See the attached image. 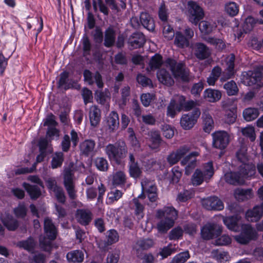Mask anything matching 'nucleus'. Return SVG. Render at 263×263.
<instances>
[{
  "instance_id": "052dcab7",
  "label": "nucleus",
  "mask_w": 263,
  "mask_h": 263,
  "mask_svg": "<svg viewBox=\"0 0 263 263\" xmlns=\"http://www.w3.org/2000/svg\"><path fill=\"white\" fill-rule=\"evenodd\" d=\"M95 164L97 168L100 171H106L108 170V164L107 161L103 158H97L95 160Z\"/></svg>"
},
{
  "instance_id": "39448f33",
  "label": "nucleus",
  "mask_w": 263,
  "mask_h": 263,
  "mask_svg": "<svg viewBox=\"0 0 263 263\" xmlns=\"http://www.w3.org/2000/svg\"><path fill=\"white\" fill-rule=\"evenodd\" d=\"M255 173L254 167L248 164L243 163L239 166L237 172H227L224 174L225 181H240L241 179H248Z\"/></svg>"
},
{
  "instance_id": "aec40b11",
  "label": "nucleus",
  "mask_w": 263,
  "mask_h": 263,
  "mask_svg": "<svg viewBox=\"0 0 263 263\" xmlns=\"http://www.w3.org/2000/svg\"><path fill=\"white\" fill-rule=\"evenodd\" d=\"M261 78L256 69L254 71H248L243 75L242 83L247 86L256 85L260 86Z\"/></svg>"
},
{
  "instance_id": "3c124183",
  "label": "nucleus",
  "mask_w": 263,
  "mask_h": 263,
  "mask_svg": "<svg viewBox=\"0 0 263 263\" xmlns=\"http://www.w3.org/2000/svg\"><path fill=\"white\" fill-rule=\"evenodd\" d=\"M225 10L229 15L234 16L239 12V7L235 2H230L226 4Z\"/></svg>"
},
{
  "instance_id": "603ef678",
  "label": "nucleus",
  "mask_w": 263,
  "mask_h": 263,
  "mask_svg": "<svg viewBox=\"0 0 263 263\" xmlns=\"http://www.w3.org/2000/svg\"><path fill=\"white\" fill-rule=\"evenodd\" d=\"M190 258L189 251H186L176 255L170 263H184Z\"/></svg>"
},
{
  "instance_id": "c756f323",
  "label": "nucleus",
  "mask_w": 263,
  "mask_h": 263,
  "mask_svg": "<svg viewBox=\"0 0 263 263\" xmlns=\"http://www.w3.org/2000/svg\"><path fill=\"white\" fill-rule=\"evenodd\" d=\"M23 186L32 200H35L42 195L41 188L38 184H30L25 182Z\"/></svg>"
},
{
  "instance_id": "a211bd4d",
  "label": "nucleus",
  "mask_w": 263,
  "mask_h": 263,
  "mask_svg": "<svg viewBox=\"0 0 263 263\" xmlns=\"http://www.w3.org/2000/svg\"><path fill=\"white\" fill-rule=\"evenodd\" d=\"M84 80L89 85H92L96 83L99 88H102L104 86V83L102 81V78L101 74L98 71L92 73L89 70H85L83 72Z\"/></svg>"
},
{
  "instance_id": "9b49d317",
  "label": "nucleus",
  "mask_w": 263,
  "mask_h": 263,
  "mask_svg": "<svg viewBox=\"0 0 263 263\" xmlns=\"http://www.w3.org/2000/svg\"><path fill=\"white\" fill-rule=\"evenodd\" d=\"M257 237L256 231L250 224L243 225L242 227L241 233L234 237L237 242L245 245L248 243L251 240L255 239Z\"/></svg>"
},
{
  "instance_id": "c85d7f7f",
  "label": "nucleus",
  "mask_w": 263,
  "mask_h": 263,
  "mask_svg": "<svg viewBox=\"0 0 263 263\" xmlns=\"http://www.w3.org/2000/svg\"><path fill=\"white\" fill-rule=\"evenodd\" d=\"M252 189H237L234 192L235 198L239 201H244L250 199L253 197Z\"/></svg>"
},
{
  "instance_id": "79ce46f5",
  "label": "nucleus",
  "mask_w": 263,
  "mask_h": 263,
  "mask_svg": "<svg viewBox=\"0 0 263 263\" xmlns=\"http://www.w3.org/2000/svg\"><path fill=\"white\" fill-rule=\"evenodd\" d=\"M174 44L179 48H184L190 45L187 38L180 32H177L175 34Z\"/></svg>"
},
{
  "instance_id": "b1692460",
  "label": "nucleus",
  "mask_w": 263,
  "mask_h": 263,
  "mask_svg": "<svg viewBox=\"0 0 263 263\" xmlns=\"http://www.w3.org/2000/svg\"><path fill=\"white\" fill-rule=\"evenodd\" d=\"M89 118L91 126L96 127L99 125L101 118V111L97 106L93 105L90 107Z\"/></svg>"
},
{
  "instance_id": "e433bc0d",
  "label": "nucleus",
  "mask_w": 263,
  "mask_h": 263,
  "mask_svg": "<svg viewBox=\"0 0 263 263\" xmlns=\"http://www.w3.org/2000/svg\"><path fill=\"white\" fill-rule=\"evenodd\" d=\"M46 155V153L40 152V155H39L36 157V162L34 163L31 168L24 167L18 168L16 171L15 174L17 175H20L22 174L32 173L34 170L36 169V163L43 161Z\"/></svg>"
},
{
  "instance_id": "a878e982",
  "label": "nucleus",
  "mask_w": 263,
  "mask_h": 263,
  "mask_svg": "<svg viewBox=\"0 0 263 263\" xmlns=\"http://www.w3.org/2000/svg\"><path fill=\"white\" fill-rule=\"evenodd\" d=\"M115 41L116 31L112 26H110L105 31L103 45L107 48H110L115 45Z\"/></svg>"
},
{
  "instance_id": "0eeeda50",
  "label": "nucleus",
  "mask_w": 263,
  "mask_h": 263,
  "mask_svg": "<svg viewBox=\"0 0 263 263\" xmlns=\"http://www.w3.org/2000/svg\"><path fill=\"white\" fill-rule=\"evenodd\" d=\"M187 6L189 20L191 23L196 25L204 17V11L197 3L193 1H189Z\"/></svg>"
},
{
  "instance_id": "de8ad7c7",
  "label": "nucleus",
  "mask_w": 263,
  "mask_h": 263,
  "mask_svg": "<svg viewBox=\"0 0 263 263\" xmlns=\"http://www.w3.org/2000/svg\"><path fill=\"white\" fill-rule=\"evenodd\" d=\"M223 221L229 229L234 231H237L238 221L237 217L230 216L224 217Z\"/></svg>"
},
{
  "instance_id": "cd10ccee",
  "label": "nucleus",
  "mask_w": 263,
  "mask_h": 263,
  "mask_svg": "<svg viewBox=\"0 0 263 263\" xmlns=\"http://www.w3.org/2000/svg\"><path fill=\"white\" fill-rule=\"evenodd\" d=\"M140 21L142 25L149 31H153L155 25L153 17L147 13L142 12L140 14Z\"/></svg>"
},
{
  "instance_id": "bb28decb",
  "label": "nucleus",
  "mask_w": 263,
  "mask_h": 263,
  "mask_svg": "<svg viewBox=\"0 0 263 263\" xmlns=\"http://www.w3.org/2000/svg\"><path fill=\"white\" fill-rule=\"evenodd\" d=\"M147 136V139L151 143L150 147L153 149H158L162 141L159 132L152 130L148 132Z\"/></svg>"
},
{
  "instance_id": "412c9836",
  "label": "nucleus",
  "mask_w": 263,
  "mask_h": 263,
  "mask_svg": "<svg viewBox=\"0 0 263 263\" xmlns=\"http://www.w3.org/2000/svg\"><path fill=\"white\" fill-rule=\"evenodd\" d=\"M76 219L82 226H87L92 219V213L88 209H78L76 213Z\"/></svg>"
},
{
  "instance_id": "4d7b16f0",
  "label": "nucleus",
  "mask_w": 263,
  "mask_h": 263,
  "mask_svg": "<svg viewBox=\"0 0 263 263\" xmlns=\"http://www.w3.org/2000/svg\"><path fill=\"white\" fill-rule=\"evenodd\" d=\"M183 231L180 227H177L172 229L169 233L170 240H177L180 239L183 235Z\"/></svg>"
},
{
  "instance_id": "a19ab883",
  "label": "nucleus",
  "mask_w": 263,
  "mask_h": 263,
  "mask_svg": "<svg viewBox=\"0 0 263 263\" xmlns=\"http://www.w3.org/2000/svg\"><path fill=\"white\" fill-rule=\"evenodd\" d=\"M36 245V242L34 239L30 237L25 240L18 242L17 246L28 251L29 252L33 253Z\"/></svg>"
},
{
  "instance_id": "c9c22d12",
  "label": "nucleus",
  "mask_w": 263,
  "mask_h": 263,
  "mask_svg": "<svg viewBox=\"0 0 263 263\" xmlns=\"http://www.w3.org/2000/svg\"><path fill=\"white\" fill-rule=\"evenodd\" d=\"M1 219L3 224L9 230L14 231L18 226L17 220L9 214L2 216Z\"/></svg>"
},
{
  "instance_id": "423d86ee",
  "label": "nucleus",
  "mask_w": 263,
  "mask_h": 263,
  "mask_svg": "<svg viewBox=\"0 0 263 263\" xmlns=\"http://www.w3.org/2000/svg\"><path fill=\"white\" fill-rule=\"evenodd\" d=\"M214 174L213 162L205 163L202 170L197 168L192 177V181H206L210 180Z\"/></svg>"
},
{
  "instance_id": "338daca9",
  "label": "nucleus",
  "mask_w": 263,
  "mask_h": 263,
  "mask_svg": "<svg viewBox=\"0 0 263 263\" xmlns=\"http://www.w3.org/2000/svg\"><path fill=\"white\" fill-rule=\"evenodd\" d=\"M162 135L167 139H171L174 135V130L170 125L164 124L162 126Z\"/></svg>"
},
{
  "instance_id": "f257e3e1",
  "label": "nucleus",
  "mask_w": 263,
  "mask_h": 263,
  "mask_svg": "<svg viewBox=\"0 0 263 263\" xmlns=\"http://www.w3.org/2000/svg\"><path fill=\"white\" fill-rule=\"evenodd\" d=\"M178 216L177 211L173 207H165L156 212V218L158 220L156 228L159 233H166L173 227Z\"/></svg>"
},
{
  "instance_id": "0e129e2a",
  "label": "nucleus",
  "mask_w": 263,
  "mask_h": 263,
  "mask_svg": "<svg viewBox=\"0 0 263 263\" xmlns=\"http://www.w3.org/2000/svg\"><path fill=\"white\" fill-rule=\"evenodd\" d=\"M232 239L228 235H222L215 240L214 244L216 246H227L231 243Z\"/></svg>"
},
{
  "instance_id": "c03bdc74",
  "label": "nucleus",
  "mask_w": 263,
  "mask_h": 263,
  "mask_svg": "<svg viewBox=\"0 0 263 263\" xmlns=\"http://www.w3.org/2000/svg\"><path fill=\"white\" fill-rule=\"evenodd\" d=\"M154 245V241L151 239H142L137 241L135 248L136 250H145L151 248Z\"/></svg>"
},
{
  "instance_id": "37998d69",
  "label": "nucleus",
  "mask_w": 263,
  "mask_h": 263,
  "mask_svg": "<svg viewBox=\"0 0 263 263\" xmlns=\"http://www.w3.org/2000/svg\"><path fill=\"white\" fill-rule=\"evenodd\" d=\"M223 88L229 96L237 95L239 91L238 87L233 80L226 83L223 85Z\"/></svg>"
},
{
  "instance_id": "7ed1b4c3",
  "label": "nucleus",
  "mask_w": 263,
  "mask_h": 263,
  "mask_svg": "<svg viewBox=\"0 0 263 263\" xmlns=\"http://www.w3.org/2000/svg\"><path fill=\"white\" fill-rule=\"evenodd\" d=\"M44 231L46 236L41 237L40 238V246L45 251H49L51 248V242L57 237V230L49 218H46L44 220Z\"/></svg>"
},
{
  "instance_id": "bf43d9fd",
  "label": "nucleus",
  "mask_w": 263,
  "mask_h": 263,
  "mask_svg": "<svg viewBox=\"0 0 263 263\" xmlns=\"http://www.w3.org/2000/svg\"><path fill=\"white\" fill-rule=\"evenodd\" d=\"M194 196V193L193 191L185 190L178 194L177 199L180 202H185L192 198Z\"/></svg>"
},
{
  "instance_id": "09e8293b",
  "label": "nucleus",
  "mask_w": 263,
  "mask_h": 263,
  "mask_svg": "<svg viewBox=\"0 0 263 263\" xmlns=\"http://www.w3.org/2000/svg\"><path fill=\"white\" fill-rule=\"evenodd\" d=\"M64 161V154L62 152L55 153L53 156L51 162L52 168H56L62 166Z\"/></svg>"
},
{
  "instance_id": "680f3d73",
  "label": "nucleus",
  "mask_w": 263,
  "mask_h": 263,
  "mask_svg": "<svg viewBox=\"0 0 263 263\" xmlns=\"http://www.w3.org/2000/svg\"><path fill=\"white\" fill-rule=\"evenodd\" d=\"M64 185L69 198L71 199H74L77 195L73 182H64Z\"/></svg>"
},
{
  "instance_id": "2f4dec72",
  "label": "nucleus",
  "mask_w": 263,
  "mask_h": 263,
  "mask_svg": "<svg viewBox=\"0 0 263 263\" xmlns=\"http://www.w3.org/2000/svg\"><path fill=\"white\" fill-rule=\"evenodd\" d=\"M159 81L167 86H172L174 84V81L168 71L164 69H160L157 73Z\"/></svg>"
},
{
  "instance_id": "f3484780",
  "label": "nucleus",
  "mask_w": 263,
  "mask_h": 263,
  "mask_svg": "<svg viewBox=\"0 0 263 263\" xmlns=\"http://www.w3.org/2000/svg\"><path fill=\"white\" fill-rule=\"evenodd\" d=\"M145 42L146 39L144 35L140 32L133 33L128 40L130 50L141 48L143 46Z\"/></svg>"
},
{
  "instance_id": "dca6fc26",
  "label": "nucleus",
  "mask_w": 263,
  "mask_h": 263,
  "mask_svg": "<svg viewBox=\"0 0 263 263\" xmlns=\"http://www.w3.org/2000/svg\"><path fill=\"white\" fill-rule=\"evenodd\" d=\"M71 139L68 135H65L61 142V148L63 152H67L70 147L71 142L73 147H76L79 141L77 133L72 129L70 133Z\"/></svg>"
},
{
  "instance_id": "72a5a7b5",
  "label": "nucleus",
  "mask_w": 263,
  "mask_h": 263,
  "mask_svg": "<svg viewBox=\"0 0 263 263\" xmlns=\"http://www.w3.org/2000/svg\"><path fill=\"white\" fill-rule=\"evenodd\" d=\"M95 145L94 140H85L80 144V151L83 155L88 156L93 153Z\"/></svg>"
},
{
  "instance_id": "f704fd0d",
  "label": "nucleus",
  "mask_w": 263,
  "mask_h": 263,
  "mask_svg": "<svg viewBox=\"0 0 263 263\" xmlns=\"http://www.w3.org/2000/svg\"><path fill=\"white\" fill-rule=\"evenodd\" d=\"M204 97L210 102H216L221 98V92L216 89L209 88L204 90Z\"/></svg>"
},
{
  "instance_id": "58836bf2",
  "label": "nucleus",
  "mask_w": 263,
  "mask_h": 263,
  "mask_svg": "<svg viewBox=\"0 0 263 263\" xmlns=\"http://www.w3.org/2000/svg\"><path fill=\"white\" fill-rule=\"evenodd\" d=\"M143 197V196L140 195L138 198H134L132 200L133 208L135 209V214L138 217V219L142 218L144 216V206L142 203H141L139 200V198Z\"/></svg>"
},
{
  "instance_id": "1a4fd4ad",
  "label": "nucleus",
  "mask_w": 263,
  "mask_h": 263,
  "mask_svg": "<svg viewBox=\"0 0 263 263\" xmlns=\"http://www.w3.org/2000/svg\"><path fill=\"white\" fill-rule=\"evenodd\" d=\"M201 114L200 110L195 108L192 112L183 115L180 120L181 127L185 130L190 129L196 123Z\"/></svg>"
},
{
  "instance_id": "7c9ffc66",
  "label": "nucleus",
  "mask_w": 263,
  "mask_h": 263,
  "mask_svg": "<svg viewBox=\"0 0 263 263\" xmlns=\"http://www.w3.org/2000/svg\"><path fill=\"white\" fill-rule=\"evenodd\" d=\"M106 240L104 242V246H101V243L99 245V247L102 248L103 249H105L108 246L118 242L119 239V235L116 230L111 229L106 232Z\"/></svg>"
},
{
  "instance_id": "69168bd1",
  "label": "nucleus",
  "mask_w": 263,
  "mask_h": 263,
  "mask_svg": "<svg viewBox=\"0 0 263 263\" xmlns=\"http://www.w3.org/2000/svg\"><path fill=\"white\" fill-rule=\"evenodd\" d=\"M199 28L201 32L210 34L213 31V26L207 21H201L199 24Z\"/></svg>"
},
{
  "instance_id": "49530a36",
  "label": "nucleus",
  "mask_w": 263,
  "mask_h": 263,
  "mask_svg": "<svg viewBox=\"0 0 263 263\" xmlns=\"http://www.w3.org/2000/svg\"><path fill=\"white\" fill-rule=\"evenodd\" d=\"M60 78L58 83V87L63 88L64 90H67L70 88L71 85L68 83V72L64 71L60 74Z\"/></svg>"
},
{
  "instance_id": "473e14b6",
  "label": "nucleus",
  "mask_w": 263,
  "mask_h": 263,
  "mask_svg": "<svg viewBox=\"0 0 263 263\" xmlns=\"http://www.w3.org/2000/svg\"><path fill=\"white\" fill-rule=\"evenodd\" d=\"M203 130L209 134L214 128V122L212 116L206 112H204L202 116Z\"/></svg>"
},
{
  "instance_id": "f8f14e48",
  "label": "nucleus",
  "mask_w": 263,
  "mask_h": 263,
  "mask_svg": "<svg viewBox=\"0 0 263 263\" xmlns=\"http://www.w3.org/2000/svg\"><path fill=\"white\" fill-rule=\"evenodd\" d=\"M222 230L221 226L214 223H208L201 229V234L204 239L209 240L219 235Z\"/></svg>"
},
{
  "instance_id": "4c0bfd02",
  "label": "nucleus",
  "mask_w": 263,
  "mask_h": 263,
  "mask_svg": "<svg viewBox=\"0 0 263 263\" xmlns=\"http://www.w3.org/2000/svg\"><path fill=\"white\" fill-rule=\"evenodd\" d=\"M212 257L219 263H227L229 261L230 256L227 252L214 250L211 252Z\"/></svg>"
},
{
  "instance_id": "4be33fe9",
  "label": "nucleus",
  "mask_w": 263,
  "mask_h": 263,
  "mask_svg": "<svg viewBox=\"0 0 263 263\" xmlns=\"http://www.w3.org/2000/svg\"><path fill=\"white\" fill-rule=\"evenodd\" d=\"M105 121L110 132L116 130L119 126V118L118 113L115 111H111L106 117Z\"/></svg>"
},
{
  "instance_id": "13d9d810",
  "label": "nucleus",
  "mask_w": 263,
  "mask_h": 263,
  "mask_svg": "<svg viewBox=\"0 0 263 263\" xmlns=\"http://www.w3.org/2000/svg\"><path fill=\"white\" fill-rule=\"evenodd\" d=\"M129 172L130 176L135 179H138L142 173L141 168L138 164L129 166Z\"/></svg>"
},
{
  "instance_id": "f03ea898",
  "label": "nucleus",
  "mask_w": 263,
  "mask_h": 263,
  "mask_svg": "<svg viewBox=\"0 0 263 263\" xmlns=\"http://www.w3.org/2000/svg\"><path fill=\"white\" fill-rule=\"evenodd\" d=\"M105 150L109 159L117 164H120L127 154V147L123 141H119L115 144H109Z\"/></svg>"
},
{
  "instance_id": "ea45409f",
  "label": "nucleus",
  "mask_w": 263,
  "mask_h": 263,
  "mask_svg": "<svg viewBox=\"0 0 263 263\" xmlns=\"http://www.w3.org/2000/svg\"><path fill=\"white\" fill-rule=\"evenodd\" d=\"M68 261L73 262H82L84 258L83 252L80 250H74L68 252L66 255Z\"/></svg>"
},
{
  "instance_id": "393cba45",
  "label": "nucleus",
  "mask_w": 263,
  "mask_h": 263,
  "mask_svg": "<svg viewBox=\"0 0 263 263\" xmlns=\"http://www.w3.org/2000/svg\"><path fill=\"white\" fill-rule=\"evenodd\" d=\"M47 186L51 192H53L59 202L64 203L66 197L62 187L58 186L56 182H47Z\"/></svg>"
},
{
  "instance_id": "2eb2a0df",
  "label": "nucleus",
  "mask_w": 263,
  "mask_h": 263,
  "mask_svg": "<svg viewBox=\"0 0 263 263\" xmlns=\"http://www.w3.org/2000/svg\"><path fill=\"white\" fill-rule=\"evenodd\" d=\"M202 204L208 210L221 211L224 208V204L222 201L215 196L203 199Z\"/></svg>"
},
{
  "instance_id": "5701e85b",
  "label": "nucleus",
  "mask_w": 263,
  "mask_h": 263,
  "mask_svg": "<svg viewBox=\"0 0 263 263\" xmlns=\"http://www.w3.org/2000/svg\"><path fill=\"white\" fill-rule=\"evenodd\" d=\"M246 216L247 220L251 222L259 220L263 216L262 203L260 205H256L253 209L248 210L246 214Z\"/></svg>"
},
{
  "instance_id": "8fccbe9b",
  "label": "nucleus",
  "mask_w": 263,
  "mask_h": 263,
  "mask_svg": "<svg viewBox=\"0 0 263 263\" xmlns=\"http://www.w3.org/2000/svg\"><path fill=\"white\" fill-rule=\"evenodd\" d=\"M163 63L162 57L159 54H156L152 57L149 66L151 70H155L159 68Z\"/></svg>"
},
{
  "instance_id": "774afa93",
  "label": "nucleus",
  "mask_w": 263,
  "mask_h": 263,
  "mask_svg": "<svg viewBox=\"0 0 263 263\" xmlns=\"http://www.w3.org/2000/svg\"><path fill=\"white\" fill-rule=\"evenodd\" d=\"M143 190L149 193H156V186L153 182H141Z\"/></svg>"
},
{
  "instance_id": "864d4df0",
  "label": "nucleus",
  "mask_w": 263,
  "mask_h": 263,
  "mask_svg": "<svg viewBox=\"0 0 263 263\" xmlns=\"http://www.w3.org/2000/svg\"><path fill=\"white\" fill-rule=\"evenodd\" d=\"M163 28L164 37L168 41L172 40L175 36L173 28L166 22L164 23Z\"/></svg>"
},
{
  "instance_id": "a18cd8bd",
  "label": "nucleus",
  "mask_w": 263,
  "mask_h": 263,
  "mask_svg": "<svg viewBox=\"0 0 263 263\" xmlns=\"http://www.w3.org/2000/svg\"><path fill=\"white\" fill-rule=\"evenodd\" d=\"M259 116V111L255 108H248L243 111V116L247 121H251L256 119Z\"/></svg>"
},
{
  "instance_id": "6e6552de",
  "label": "nucleus",
  "mask_w": 263,
  "mask_h": 263,
  "mask_svg": "<svg viewBox=\"0 0 263 263\" xmlns=\"http://www.w3.org/2000/svg\"><path fill=\"white\" fill-rule=\"evenodd\" d=\"M85 171L84 164L81 162H70L66 164L64 167L63 176L64 181H73L75 179L74 173H82Z\"/></svg>"
},
{
  "instance_id": "6e6d98bb",
  "label": "nucleus",
  "mask_w": 263,
  "mask_h": 263,
  "mask_svg": "<svg viewBox=\"0 0 263 263\" xmlns=\"http://www.w3.org/2000/svg\"><path fill=\"white\" fill-rule=\"evenodd\" d=\"M177 106L176 101L172 99L167 107L166 115L172 118H174L178 111L176 109Z\"/></svg>"
},
{
  "instance_id": "5fc2aeb1",
  "label": "nucleus",
  "mask_w": 263,
  "mask_h": 263,
  "mask_svg": "<svg viewBox=\"0 0 263 263\" xmlns=\"http://www.w3.org/2000/svg\"><path fill=\"white\" fill-rule=\"evenodd\" d=\"M15 215L18 218H24L27 212V209L24 203H20L13 210Z\"/></svg>"
},
{
  "instance_id": "6ab92c4d",
  "label": "nucleus",
  "mask_w": 263,
  "mask_h": 263,
  "mask_svg": "<svg viewBox=\"0 0 263 263\" xmlns=\"http://www.w3.org/2000/svg\"><path fill=\"white\" fill-rule=\"evenodd\" d=\"M193 49L195 57L200 60L206 59L211 54L210 48L202 43H196Z\"/></svg>"
},
{
  "instance_id": "ddd939ff",
  "label": "nucleus",
  "mask_w": 263,
  "mask_h": 263,
  "mask_svg": "<svg viewBox=\"0 0 263 263\" xmlns=\"http://www.w3.org/2000/svg\"><path fill=\"white\" fill-rule=\"evenodd\" d=\"M213 146L220 149H225L230 142V137L225 131H217L212 134Z\"/></svg>"
},
{
  "instance_id": "9d476101",
  "label": "nucleus",
  "mask_w": 263,
  "mask_h": 263,
  "mask_svg": "<svg viewBox=\"0 0 263 263\" xmlns=\"http://www.w3.org/2000/svg\"><path fill=\"white\" fill-rule=\"evenodd\" d=\"M191 147L187 145L180 146L176 151L170 153L166 157V161L170 166L177 164L185 157L191 151Z\"/></svg>"
},
{
  "instance_id": "4468645a",
  "label": "nucleus",
  "mask_w": 263,
  "mask_h": 263,
  "mask_svg": "<svg viewBox=\"0 0 263 263\" xmlns=\"http://www.w3.org/2000/svg\"><path fill=\"white\" fill-rule=\"evenodd\" d=\"M199 155L198 152H192L188 155H186L185 157L181 160L180 164L181 165H186L185 167V175H190L197 166V157Z\"/></svg>"
},
{
  "instance_id": "e2e57ef3",
  "label": "nucleus",
  "mask_w": 263,
  "mask_h": 263,
  "mask_svg": "<svg viewBox=\"0 0 263 263\" xmlns=\"http://www.w3.org/2000/svg\"><path fill=\"white\" fill-rule=\"evenodd\" d=\"M241 132L243 136L248 137L251 141L253 142L256 139L254 128L253 127H247L241 129Z\"/></svg>"
},
{
  "instance_id": "20e7f679",
  "label": "nucleus",
  "mask_w": 263,
  "mask_h": 263,
  "mask_svg": "<svg viewBox=\"0 0 263 263\" xmlns=\"http://www.w3.org/2000/svg\"><path fill=\"white\" fill-rule=\"evenodd\" d=\"M174 77L177 80H180L184 82L190 81V71L182 63H177L175 60L168 59L166 61Z\"/></svg>"
}]
</instances>
